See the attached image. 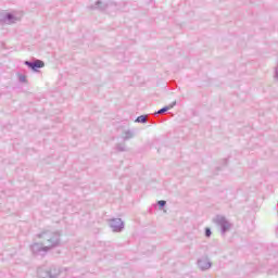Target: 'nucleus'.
<instances>
[{"label":"nucleus","mask_w":278,"mask_h":278,"mask_svg":"<svg viewBox=\"0 0 278 278\" xmlns=\"http://www.w3.org/2000/svg\"><path fill=\"white\" fill-rule=\"evenodd\" d=\"M26 64H28V66L33 68V71H36V68H43L45 66V62L40 60H37L34 63L26 62Z\"/></svg>","instance_id":"nucleus-1"},{"label":"nucleus","mask_w":278,"mask_h":278,"mask_svg":"<svg viewBox=\"0 0 278 278\" xmlns=\"http://www.w3.org/2000/svg\"><path fill=\"white\" fill-rule=\"evenodd\" d=\"M111 227H113L114 231H121V228L123 227V222H121V219H115L111 223Z\"/></svg>","instance_id":"nucleus-2"},{"label":"nucleus","mask_w":278,"mask_h":278,"mask_svg":"<svg viewBox=\"0 0 278 278\" xmlns=\"http://www.w3.org/2000/svg\"><path fill=\"white\" fill-rule=\"evenodd\" d=\"M175 102H173V104H169L167 106H164L163 109H161L160 111H157V114H164V112H168V110H173L175 108Z\"/></svg>","instance_id":"nucleus-3"},{"label":"nucleus","mask_w":278,"mask_h":278,"mask_svg":"<svg viewBox=\"0 0 278 278\" xmlns=\"http://www.w3.org/2000/svg\"><path fill=\"white\" fill-rule=\"evenodd\" d=\"M136 122L137 123H146L147 122V117L144 115H141V116L137 117Z\"/></svg>","instance_id":"nucleus-4"},{"label":"nucleus","mask_w":278,"mask_h":278,"mask_svg":"<svg viewBox=\"0 0 278 278\" xmlns=\"http://www.w3.org/2000/svg\"><path fill=\"white\" fill-rule=\"evenodd\" d=\"M159 205L160 207H164V205H166V201L164 200L159 201Z\"/></svg>","instance_id":"nucleus-5"},{"label":"nucleus","mask_w":278,"mask_h":278,"mask_svg":"<svg viewBox=\"0 0 278 278\" xmlns=\"http://www.w3.org/2000/svg\"><path fill=\"white\" fill-rule=\"evenodd\" d=\"M205 233H206L207 238H210V236H212V231L210 230V228H206Z\"/></svg>","instance_id":"nucleus-6"}]
</instances>
